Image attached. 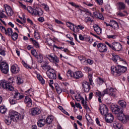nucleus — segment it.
Wrapping results in <instances>:
<instances>
[{"mask_svg":"<svg viewBox=\"0 0 129 129\" xmlns=\"http://www.w3.org/2000/svg\"><path fill=\"white\" fill-rule=\"evenodd\" d=\"M46 75L50 79H56L57 78V76L53 69L51 71H47Z\"/></svg>","mask_w":129,"mask_h":129,"instance_id":"nucleus-14","label":"nucleus"},{"mask_svg":"<svg viewBox=\"0 0 129 129\" xmlns=\"http://www.w3.org/2000/svg\"><path fill=\"white\" fill-rule=\"evenodd\" d=\"M79 39L81 41H84L85 40V37H84L82 34H80Z\"/></svg>","mask_w":129,"mask_h":129,"instance_id":"nucleus-59","label":"nucleus"},{"mask_svg":"<svg viewBox=\"0 0 129 129\" xmlns=\"http://www.w3.org/2000/svg\"><path fill=\"white\" fill-rule=\"evenodd\" d=\"M122 49V45L120 43L114 42L112 43V50L113 51H120Z\"/></svg>","mask_w":129,"mask_h":129,"instance_id":"nucleus-11","label":"nucleus"},{"mask_svg":"<svg viewBox=\"0 0 129 129\" xmlns=\"http://www.w3.org/2000/svg\"><path fill=\"white\" fill-rule=\"evenodd\" d=\"M1 87H2V88H4V89H6L9 91H13L14 89L13 86L11 85V83H9V82H7L5 80L0 81V88Z\"/></svg>","mask_w":129,"mask_h":129,"instance_id":"nucleus-3","label":"nucleus"},{"mask_svg":"<svg viewBox=\"0 0 129 129\" xmlns=\"http://www.w3.org/2000/svg\"><path fill=\"white\" fill-rule=\"evenodd\" d=\"M75 99L77 101H81V100L82 99V97H81L80 94H79L78 97L77 96H75Z\"/></svg>","mask_w":129,"mask_h":129,"instance_id":"nucleus-44","label":"nucleus"},{"mask_svg":"<svg viewBox=\"0 0 129 129\" xmlns=\"http://www.w3.org/2000/svg\"><path fill=\"white\" fill-rule=\"evenodd\" d=\"M111 110L113 113L117 115V118L123 123H126L129 120V116L127 115H124L123 113V109L120 106L116 105L111 107Z\"/></svg>","mask_w":129,"mask_h":129,"instance_id":"nucleus-1","label":"nucleus"},{"mask_svg":"<svg viewBox=\"0 0 129 129\" xmlns=\"http://www.w3.org/2000/svg\"><path fill=\"white\" fill-rule=\"evenodd\" d=\"M113 127L115 129H123V126L120 123L115 122L113 123Z\"/></svg>","mask_w":129,"mask_h":129,"instance_id":"nucleus-28","label":"nucleus"},{"mask_svg":"<svg viewBox=\"0 0 129 129\" xmlns=\"http://www.w3.org/2000/svg\"><path fill=\"white\" fill-rule=\"evenodd\" d=\"M119 7L121 10H124L125 9V5L122 2L119 3Z\"/></svg>","mask_w":129,"mask_h":129,"instance_id":"nucleus-40","label":"nucleus"},{"mask_svg":"<svg viewBox=\"0 0 129 129\" xmlns=\"http://www.w3.org/2000/svg\"><path fill=\"white\" fill-rule=\"evenodd\" d=\"M99 110L102 115H106L108 113V108L107 106L104 104H101L100 105Z\"/></svg>","mask_w":129,"mask_h":129,"instance_id":"nucleus-7","label":"nucleus"},{"mask_svg":"<svg viewBox=\"0 0 129 129\" xmlns=\"http://www.w3.org/2000/svg\"><path fill=\"white\" fill-rule=\"evenodd\" d=\"M112 60H113V61H114V62H115V63H116V62H117V61H122V59H121L120 58V57H119V56L116 55H114V53L112 54Z\"/></svg>","mask_w":129,"mask_h":129,"instance_id":"nucleus-24","label":"nucleus"},{"mask_svg":"<svg viewBox=\"0 0 129 129\" xmlns=\"http://www.w3.org/2000/svg\"><path fill=\"white\" fill-rule=\"evenodd\" d=\"M12 120H13V119L9 115L6 117L4 121L7 125H10L12 123Z\"/></svg>","mask_w":129,"mask_h":129,"instance_id":"nucleus-25","label":"nucleus"},{"mask_svg":"<svg viewBox=\"0 0 129 129\" xmlns=\"http://www.w3.org/2000/svg\"><path fill=\"white\" fill-rule=\"evenodd\" d=\"M0 30L2 31L3 33H5L6 34V32L7 31V30L6 29V28L4 26H0Z\"/></svg>","mask_w":129,"mask_h":129,"instance_id":"nucleus-56","label":"nucleus"},{"mask_svg":"<svg viewBox=\"0 0 129 129\" xmlns=\"http://www.w3.org/2000/svg\"><path fill=\"white\" fill-rule=\"evenodd\" d=\"M76 104V107L80 108V109H82V107L81 106V104H80V103L76 102L75 103Z\"/></svg>","mask_w":129,"mask_h":129,"instance_id":"nucleus-58","label":"nucleus"},{"mask_svg":"<svg viewBox=\"0 0 129 129\" xmlns=\"http://www.w3.org/2000/svg\"><path fill=\"white\" fill-rule=\"evenodd\" d=\"M82 85L83 86V89L84 92H89L90 89H91V87H90V85H89V83L87 81H84Z\"/></svg>","mask_w":129,"mask_h":129,"instance_id":"nucleus-12","label":"nucleus"},{"mask_svg":"<svg viewBox=\"0 0 129 129\" xmlns=\"http://www.w3.org/2000/svg\"><path fill=\"white\" fill-rule=\"evenodd\" d=\"M118 103L122 107V109L126 107V102L123 100H119L118 102Z\"/></svg>","mask_w":129,"mask_h":129,"instance_id":"nucleus-26","label":"nucleus"},{"mask_svg":"<svg viewBox=\"0 0 129 129\" xmlns=\"http://www.w3.org/2000/svg\"><path fill=\"white\" fill-rule=\"evenodd\" d=\"M31 54H32V55L34 56V57H36V56H37L39 54V53H37V51H36V50L35 49L31 50Z\"/></svg>","mask_w":129,"mask_h":129,"instance_id":"nucleus-47","label":"nucleus"},{"mask_svg":"<svg viewBox=\"0 0 129 129\" xmlns=\"http://www.w3.org/2000/svg\"><path fill=\"white\" fill-rule=\"evenodd\" d=\"M52 121H53V116H48L45 120V122H46L47 124H51Z\"/></svg>","mask_w":129,"mask_h":129,"instance_id":"nucleus-30","label":"nucleus"},{"mask_svg":"<svg viewBox=\"0 0 129 129\" xmlns=\"http://www.w3.org/2000/svg\"><path fill=\"white\" fill-rule=\"evenodd\" d=\"M4 8L5 9L6 13L9 17H12L13 15H14V11H13V9L11 6L8 5H5L4 6Z\"/></svg>","mask_w":129,"mask_h":129,"instance_id":"nucleus-13","label":"nucleus"},{"mask_svg":"<svg viewBox=\"0 0 129 129\" xmlns=\"http://www.w3.org/2000/svg\"><path fill=\"white\" fill-rule=\"evenodd\" d=\"M46 57L52 63H59V62H60L59 58H58L56 55L53 56L52 54L46 55Z\"/></svg>","mask_w":129,"mask_h":129,"instance_id":"nucleus-9","label":"nucleus"},{"mask_svg":"<svg viewBox=\"0 0 129 129\" xmlns=\"http://www.w3.org/2000/svg\"><path fill=\"white\" fill-rule=\"evenodd\" d=\"M25 93L28 94V95H30V96L34 95V91H33V89H29L28 91L25 92Z\"/></svg>","mask_w":129,"mask_h":129,"instance_id":"nucleus-37","label":"nucleus"},{"mask_svg":"<svg viewBox=\"0 0 129 129\" xmlns=\"http://www.w3.org/2000/svg\"><path fill=\"white\" fill-rule=\"evenodd\" d=\"M88 77L90 85H94V83H93V81L92 80V75L91 74H89Z\"/></svg>","mask_w":129,"mask_h":129,"instance_id":"nucleus-36","label":"nucleus"},{"mask_svg":"<svg viewBox=\"0 0 129 129\" xmlns=\"http://www.w3.org/2000/svg\"><path fill=\"white\" fill-rule=\"evenodd\" d=\"M11 36L13 41H16L18 39V33H17V32H14Z\"/></svg>","mask_w":129,"mask_h":129,"instance_id":"nucleus-38","label":"nucleus"},{"mask_svg":"<svg viewBox=\"0 0 129 129\" xmlns=\"http://www.w3.org/2000/svg\"><path fill=\"white\" fill-rule=\"evenodd\" d=\"M35 58H36L37 61L38 62V63H42V62H43V59H44L43 55L40 53H38L37 55H36Z\"/></svg>","mask_w":129,"mask_h":129,"instance_id":"nucleus-27","label":"nucleus"},{"mask_svg":"<svg viewBox=\"0 0 129 129\" xmlns=\"http://www.w3.org/2000/svg\"><path fill=\"white\" fill-rule=\"evenodd\" d=\"M10 103L11 104H16L17 103V99H15V98H13L12 99H11L10 100Z\"/></svg>","mask_w":129,"mask_h":129,"instance_id":"nucleus-43","label":"nucleus"},{"mask_svg":"<svg viewBox=\"0 0 129 129\" xmlns=\"http://www.w3.org/2000/svg\"><path fill=\"white\" fill-rule=\"evenodd\" d=\"M69 4L72 6L73 7H75V8H76V9H78V8H79V6L77 5L76 4L73 2H70L69 3Z\"/></svg>","mask_w":129,"mask_h":129,"instance_id":"nucleus-53","label":"nucleus"},{"mask_svg":"<svg viewBox=\"0 0 129 129\" xmlns=\"http://www.w3.org/2000/svg\"><path fill=\"white\" fill-rule=\"evenodd\" d=\"M67 27H69V28H71L72 26H75L73 23H72L71 22H67L66 23Z\"/></svg>","mask_w":129,"mask_h":129,"instance_id":"nucleus-55","label":"nucleus"},{"mask_svg":"<svg viewBox=\"0 0 129 129\" xmlns=\"http://www.w3.org/2000/svg\"><path fill=\"white\" fill-rule=\"evenodd\" d=\"M96 2L98 5H100V6L102 5V4H103V0H96Z\"/></svg>","mask_w":129,"mask_h":129,"instance_id":"nucleus-60","label":"nucleus"},{"mask_svg":"<svg viewBox=\"0 0 129 129\" xmlns=\"http://www.w3.org/2000/svg\"><path fill=\"white\" fill-rule=\"evenodd\" d=\"M80 13H81V15L83 16L84 18L86 19L88 18V16H90V17H93L92 13H90L88 10H85V11L80 10Z\"/></svg>","mask_w":129,"mask_h":129,"instance_id":"nucleus-16","label":"nucleus"},{"mask_svg":"<svg viewBox=\"0 0 129 129\" xmlns=\"http://www.w3.org/2000/svg\"><path fill=\"white\" fill-rule=\"evenodd\" d=\"M94 30L98 35H100L101 34V32L102 31V29H101V28L98 25H94Z\"/></svg>","mask_w":129,"mask_h":129,"instance_id":"nucleus-23","label":"nucleus"},{"mask_svg":"<svg viewBox=\"0 0 129 129\" xmlns=\"http://www.w3.org/2000/svg\"><path fill=\"white\" fill-rule=\"evenodd\" d=\"M108 39H115L116 38V35H107Z\"/></svg>","mask_w":129,"mask_h":129,"instance_id":"nucleus-49","label":"nucleus"},{"mask_svg":"<svg viewBox=\"0 0 129 129\" xmlns=\"http://www.w3.org/2000/svg\"><path fill=\"white\" fill-rule=\"evenodd\" d=\"M75 27L77 30H78V29H80V30H83V29H84V26L81 25H79L78 26L75 25Z\"/></svg>","mask_w":129,"mask_h":129,"instance_id":"nucleus-50","label":"nucleus"},{"mask_svg":"<svg viewBox=\"0 0 129 129\" xmlns=\"http://www.w3.org/2000/svg\"><path fill=\"white\" fill-rule=\"evenodd\" d=\"M78 59L81 61V62H86V58L83 55H80L78 56Z\"/></svg>","mask_w":129,"mask_h":129,"instance_id":"nucleus-41","label":"nucleus"},{"mask_svg":"<svg viewBox=\"0 0 129 129\" xmlns=\"http://www.w3.org/2000/svg\"><path fill=\"white\" fill-rule=\"evenodd\" d=\"M9 116L14 122H17L19 119H21V114L16 111H11L9 114Z\"/></svg>","mask_w":129,"mask_h":129,"instance_id":"nucleus-4","label":"nucleus"},{"mask_svg":"<svg viewBox=\"0 0 129 129\" xmlns=\"http://www.w3.org/2000/svg\"><path fill=\"white\" fill-rule=\"evenodd\" d=\"M4 18H7V15L2 12H0V19H4Z\"/></svg>","mask_w":129,"mask_h":129,"instance_id":"nucleus-54","label":"nucleus"},{"mask_svg":"<svg viewBox=\"0 0 129 129\" xmlns=\"http://www.w3.org/2000/svg\"><path fill=\"white\" fill-rule=\"evenodd\" d=\"M127 70L126 67L119 65L116 67H111V72L113 75L115 74L120 75V73H124Z\"/></svg>","mask_w":129,"mask_h":129,"instance_id":"nucleus-2","label":"nucleus"},{"mask_svg":"<svg viewBox=\"0 0 129 129\" xmlns=\"http://www.w3.org/2000/svg\"><path fill=\"white\" fill-rule=\"evenodd\" d=\"M44 9L46 12H48L49 11V6L48 5H44Z\"/></svg>","mask_w":129,"mask_h":129,"instance_id":"nucleus-64","label":"nucleus"},{"mask_svg":"<svg viewBox=\"0 0 129 129\" xmlns=\"http://www.w3.org/2000/svg\"><path fill=\"white\" fill-rule=\"evenodd\" d=\"M37 77L38 80L40 81V82L42 83V84H45V80H44V79L43 78V77H42V76H41V75L39 74H37Z\"/></svg>","mask_w":129,"mask_h":129,"instance_id":"nucleus-34","label":"nucleus"},{"mask_svg":"<svg viewBox=\"0 0 129 129\" xmlns=\"http://www.w3.org/2000/svg\"><path fill=\"white\" fill-rule=\"evenodd\" d=\"M42 68L43 70H47V71H51L53 70L51 66L48 64H44L42 66Z\"/></svg>","mask_w":129,"mask_h":129,"instance_id":"nucleus-31","label":"nucleus"},{"mask_svg":"<svg viewBox=\"0 0 129 129\" xmlns=\"http://www.w3.org/2000/svg\"><path fill=\"white\" fill-rule=\"evenodd\" d=\"M38 21L40 22V23H43L45 21V19L43 17H40L38 19Z\"/></svg>","mask_w":129,"mask_h":129,"instance_id":"nucleus-61","label":"nucleus"},{"mask_svg":"<svg viewBox=\"0 0 129 129\" xmlns=\"http://www.w3.org/2000/svg\"><path fill=\"white\" fill-rule=\"evenodd\" d=\"M110 22V27L115 29H118V23L115 21L114 20H111Z\"/></svg>","mask_w":129,"mask_h":129,"instance_id":"nucleus-20","label":"nucleus"},{"mask_svg":"<svg viewBox=\"0 0 129 129\" xmlns=\"http://www.w3.org/2000/svg\"><path fill=\"white\" fill-rule=\"evenodd\" d=\"M24 102L28 107H32V102L30 97L27 96L25 97Z\"/></svg>","mask_w":129,"mask_h":129,"instance_id":"nucleus-19","label":"nucleus"},{"mask_svg":"<svg viewBox=\"0 0 129 129\" xmlns=\"http://www.w3.org/2000/svg\"><path fill=\"white\" fill-rule=\"evenodd\" d=\"M18 80V84H22V83H24V80H23V78L21 77H17Z\"/></svg>","mask_w":129,"mask_h":129,"instance_id":"nucleus-45","label":"nucleus"},{"mask_svg":"<svg viewBox=\"0 0 129 129\" xmlns=\"http://www.w3.org/2000/svg\"><path fill=\"white\" fill-rule=\"evenodd\" d=\"M0 70L4 74L9 73V64L6 62H2L0 64Z\"/></svg>","mask_w":129,"mask_h":129,"instance_id":"nucleus-5","label":"nucleus"},{"mask_svg":"<svg viewBox=\"0 0 129 129\" xmlns=\"http://www.w3.org/2000/svg\"><path fill=\"white\" fill-rule=\"evenodd\" d=\"M96 95H97L98 96L101 97V96H104V95L105 94H104V91H103L102 92V93H101V92H96Z\"/></svg>","mask_w":129,"mask_h":129,"instance_id":"nucleus-46","label":"nucleus"},{"mask_svg":"<svg viewBox=\"0 0 129 129\" xmlns=\"http://www.w3.org/2000/svg\"><path fill=\"white\" fill-rule=\"evenodd\" d=\"M97 47L101 53H105L107 51V47L106 45L103 43H99L97 44Z\"/></svg>","mask_w":129,"mask_h":129,"instance_id":"nucleus-10","label":"nucleus"},{"mask_svg":"<svg viewBox=\"0 0 129 129\" xmlns=\"http://www.w3.org/2000/svg\"><path fill=\"white\" fill-rule=\"evenodd\" d=\"M82 77H83V75L81 71H77L74 73V78H75L76 79H79V78H81Z\"/></svg>","mask_w":129,"mask_h":129,"instance_id":"nucleus-21","label":"nucleus"},{"mask_svg":"<svg viewBox=\"0 0 129 129\" xmlns=\"http://www.w3.org/2000/svg\"><path fill=\"white\" fill-rule=\"evenodd\" d=\"M105 116V121L106 122H109L111 123L113 121V119H114V117H113V115L111 113H109Z\"/></svg>","mask_w":129,"mask_h":129,"instance_id":"nucleus-18","label":"nucleus"},{"mask_svg":"<svg viewBox=\"0 0 129 129\" xmlns=\"http://www.w3.org/2000/svg\"><path fill=\"white\" fill-rule=\"evenodd\" d=\"M40 113H41V110L39 108L35 107L30 110V114L31 115H38Z\"/></svg>","mask_w":129,"mask_h":129,"instance_id":"nucleus-15","label":"nucleus"},{"mask_svg":"<svg viewBox=\"0 0 129 129\" xmlns=\"http://www.w3.org/2000/svg\"><path fill=\"white\" fill-rule=\"evenodd\" d=\"M20 68L18 66V64H15L11 67V71L12 73L14 74H17L20 72Z\"/></svg>","mask_w":129,"mask_h":129,"instance_id":"nucleus-17","label":"nucleus"},{"mask_svg":"<svg viewBox=\"0 0 129 129\" xmlns=\"http://www.w3.org/2000/svg\"><path fill=\"white\" fill-rule=\"evenodd\" d=\"M31 14L33 16H39V17H41L43 16V11L41 8H31Z\"/></svg>","mask_w":129,"mask_h":129,"instance_id":"nucleus-8","label":"nucleus"},{"mask_svg":"<svg viewBox=\"0 0 129 129\" xmlns=\"http://www.w3.org/2000/svg\"><path fill=\"white\" fill-rule=\"evenodd\" d=\"M5 34L6 35H8L9 37H11V36L13 35V29L11 28H8L7 30H6Z\"/></svg>","mask_w":129,"mask_h":129,"instance_id":"nucleus-32","label":"nucleus"},{"mask_svg":"<svg viewBox=\"0 0 129 129\" xmlns=\"http://www.w3.org/2000/svg\"><path fill=\"white\" fill-rule=\"evenodd\" d=\"M86 118L89 123H92V119H91V117H90V115L89 114L86 115Z\"/></svg>","mask_w":129,"mask_h":129,"instance_id":"nucleus-42","label":"nucleus"},{"mask_svg":"<svg viewBox=\"0 0 129 129\" xmlns=\"http://www.w3.org/2000/svg\"><path fill=\"white\" fill-rule=\"evenodd\" d=\"M105 44L106 45H107V46H108V47H109V48H110L111 49H112V43L111 44H110L109 43H108L107 41L105 42Z\"/></svg>","mask_w":129,"mask_h":129,"instance_id":"nucleus-62","label":"nucleus"},{"mask_svg":"<svg viewBox=\"0 0 129 129\" xmlns=\"http://www.w3.org/2000/svg\"><path fill=\"white\" fill-rule=\"evenodd\" d=\"M56 90L58 94H60V93H62V89H60L59 87H58V88H56Z\"/></svg>","mask_w":129,"mask_h":129,"instance_id":"nucleus-57","label":"nucleus"},{"mask_svg":"<svg viewBox=\"0 0 129 129\" xmlns=\"http://www.w3.org/2000/svg\"><path fill=\"white\" fill-rule=\"evenodd\" d=\"M104 92L105 94H108V95H110V96H112L113 97H115L116 95V92L114 89L108 87L105 90H104Z\"/></svg>","mask_w":129,"mask_h":129,"instance_id":"nucleus-6","label":"nucleus"},{"mask_svg":"<svg viewBox=\"0 0 129 129\" xmlns=\"http://www.w3.org/2000/svg\"><path fill=\"white\" fill-rule=\"evenodd\" d=\"M0 112L2 114L6 113V112H7V108H6L5 106H1L0 107Z\"/></svg>","mask_w":129,"mask_h":129,"instance_id":"nucleus-35","label":"nucleus"},{"mask_svg":"<svg viewBox=\"0 0 129 129\" xmlns=\"http://www.w3.org/2000/svg\"><path fill=\"white\" fill-rule=\"evenodd\" d=\"M34 38H35L36 40H39L40 39V34H39V33L36 32V31H35Z\"/></svg>","mask_w":129,"mask_h":129,"instance_id":"nucleus-48","label":"nucleus"},{"mask_svg":"<svg viewBox=\"0 0 129 129\" xmlns=\"http://www.w3.org/2000/svg\"><path fill=\"white\" fill-rule=\"evenodd\" d=\"M93 15L94 16H95V17H96V18H98L99 19H100V20H102V21L104 20V17H103L102 15L100 14V13L95 12H93Z\"/></svg>","mask_w":129,"mask_h":129,"instance_id":"nucleus-29","label":"nucleus"},{"mask_svg":"<svg viewBox=\"0 0 129 129\" xmlns=\"http://www.w3.org/2000/svg\"><path fill=\"white\" fill-rule=\"evenodd\" d=\"M99 83L100 84H103L104 83V80L103 79H101V78H99Z\"/></svg>","mask_w":129,"mask_h":129,"instance_id":"nucleus-63","label":"nucleus"},{"mask_svg":"<svg viewBox=\"0 0 129 129\" xmlns=\"http://www.w3.org/2000/svg\"><path fill=\"white\" fill-rule=\"evenodd\" d=\"M22 64H23L24 67H25V68H27V69H31V68L30 67V66H29L28 64H27L26 62H25V61H22Z\"/></svg>","mask_w":129,"mask_h":129,"instance_id":"nucleus-52","label":"nucleus"},{"mask_svg":"<svg viewBox=\"0 0 129 129\" xmlns=\"http://www.w3.org/2000/svg\"><path fill=\"white\" fill-rule=\"evenodd\" d=\"M13 93L15 94L14 96V98H15L16 100H19L20 94H19V92L18 91H14Z\"/></svg>","mask_w":129,"mask_h":129,"instance_id":"nucleus-33","label":"nucleus"},{"mask_svg":"<svg viewBox=\"0 0 129 129\" xmlns=\"http://www.w3.org/2000/svg\"><path fill=\"white\" fill-rule=\"evenodd\" d=\"M46 124V119L43 118L39 119L37 122V125L39 127H43Z\"/></svg>","mask_w":129,"mask_h":129,"instance_id":"nucleus-22","label":"nucleus"},{"mask_svg":"<svg viewBox=\"0 0 129 129\" xmlns=\"http://www.w3.org/2000/svg\"><path fill=\"white\" fill-rule=\"evenodd\" d=\"M33 45L36 47V48H39L40 47V45L39 44V42L37 41H34L33 42Z\"/></svg>","mask_w":129,"mask_h":129,"instance_id":"nucleus-51","label":"nucleus"},{"mask_svg":"<svg viewBox=\"0 0 129 129\" xmlns=\"http://www.w3.org/2000/svg\"><path fill=\"white\" fill-rule=\"evenodd\" d=\"M67 75L68 77H74V73L71 71H68Z\"/></svg>","mask_w":129,"mask_h":129,"instance_id":"nucleus-39","label":"nucleus"}]
</instances>
